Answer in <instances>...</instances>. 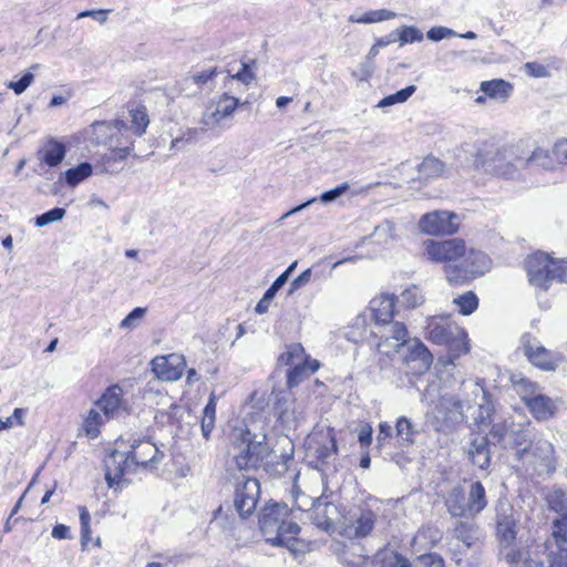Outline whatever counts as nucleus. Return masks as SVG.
<instances>
[{
    "label": "nucleus",
    "mask_w": 567,
    "mask_h": 567,
    "mask_svg": "<svg viewBox=\"0 0 567 567\" xmlns=\"http://www.w3.org/2000/svg\"><path fill=\"white\" fill-rule=\"evenodd\" d=\"M265 433H252L246 425L234 427L229 435L227 467L248 471L264 466L282 475L288 471V462L292 460L293 446L287 435L278 439L281 452L270 449Z\"/></svg>",
    "instance_id": "f257e3e1"
},
{
    "label": "nucleus",
    "mask_w": 567,
    "mask_h": 567,
    "mask_svg": "<svg viewBox=\"0 0 567 567\" xmlns=\"http://www.w3.org/2000/svg\"><path fill=\"white\" fill-rule=\"evenodd\" d=\"M260 530L265 540L275 546L289 547L300 532V527L290 517L286 504L267 505L259 519Z\"/></svg>",
    "instance_id": "f03ea898"
},
{
    "label": "nucleus",
    "mask_w": 567,
    "mask_h": 567,
    "mask_svg": "<svg viewBox=\"0 0 567 567\" xmlns=\"http://www.w3.org/2000/svg\"><path fill=\"white\" fill-rule=\"evenodd\" d=\"M487 496L481 482H470L465 487H454L445 498L447 512L453 517L474 519L487 506Z\"/></svg>",
    "instance_id": "7ed1b4c3"
},
{
    "label": "nucleus",
    "mask_w": 567,
    "mask_h": 567,
    "mask_svg": "<svg viewBox=\"0 0 567 567\" xmlns=\"http://www.w3.org/2000/svg\"><path fill=\"white\" fill-rule=\"evenodd\" d=\"M525 269L530 286L536 291H547L554 281H565L567 260L554 259L545 252H535L526 258Z\"/></svg>",
    "instance_id": "20e7f679"
},
{
    "label": "nucleus",
    "mask_w": 567,
    "mask_h": 567,
    "mask_svg": "<svg viewBox=\"0 0 567 567\" xmlns=\"http://www.w3.org/2000/svg\"><path fill=\"white\" fill-rule=\"evenodd\" d=\"M427 338L436 344H446L456 355L470 351V340L466 331L451 316H433L427 319L425 327Z\"/></svg>",
    "instance_id": "39448f33"
},
{
    "label": "nucleus",
    "mask_w": 567,
    "mask_h": 567,
    "mask_svg": "<svg viewBox=\"0 0 567 567\" xmlns=\"http://www.w3.org/2000/svg\"><path fill=\"white\" fill-rule=\"evenodd\" d=\"M306 447L308 454L313 457L316 467L321 472L320 480L330 470H336L334 462L338 455L336 434L332 429L313 431L307 439Z\"/></svg>",
    "instance_id": "423d86ee"
},
{
    "label": "nucleus",
    "mask_w": 567,
    "mask_h": 567,
    "mask_svg": "<svg viewBox=\"0 0 567 567\" xmlns=\"http://www.w3.org/2000/svg\"><path fill=\"white\" fill-rule=\"evenodd\" d=\"M519 349L533 367L543 371H555L563 361L560 353L545 348V346L529 332L522 334Z\"/></svg>",
    "instance_id": "0eeeda50"
},
{
    "label": "nucleus",
    "mask_w": 567,
    "mask_h": 567,
    "mask_svg": "<svg viewBox=\"0 0 567 567\" xmlns=\"http://www.w3.org/2000/svg\"><path fill=\"white\" fill-rule=\"evenodd\" d=\"M466 244L461 238L426 239L422 243L421 257L434 264H450L464 257Z\"/></svg>",
    "instance_id": "6e6552de"
},
{
    "label": "nucleus",
    "mask_w": 567,
    "mask_h": 567,
    "mask_svg": "<svg viewBox=\"0 0 567 567\" xmlns=\"http://www.w3.org/2000/svg\"><path fill=\"white\" fill-rule=\"evenodd\" d=\"M462 259L460 266L445 267L446 279L450 282L458 284L467 280L470 277L482 276L489 271L492 267L491 258L485 252L473 248H466V254Z\"/></svg>",
    "instance_id": "1a4fd4ad"
},
{
    "label": "nucleus",
    "mask_w": 567,
    "mask_h": 567,
    "mask_svg": "<svg viewBox=\"0 0 567 567\" xmlns=\"http://www.w3.org/2000/svg\"><path fill=\"white\" fill-rule=\"evenodd\" d=\"M274 394V415L282 430L296 429L305 420V406L292 398L290 392L279 391Z\"/></svg>",
    "instance_id": "9d476101"
},
{
    "label": "nucleus",
    "mask_w": 567,
    "mask_h": 567,
    "mask_svg": "<svg viewBox=\"0 0 567 567\" xmlns=\"http://www.w3.org/2000/svg\"><path fill=\"white\" fill-rule=\"evenodd\" d=\"M546 550V544L537 545L534 549L527 551L508 548L504 557L505 560L514 567H545L544 556ZM547 558L549 567H567V560L561 555H554L551 553Z\"/></svg>",
    "instance_id": "9b49d317"
},
{
    "label": "nucleus",
    "mask_w": 567,
    "mask_h": 567,
    "mask_svg": "<svg viewBox=\"0 0 567 567\" xmlns=\"http://www.w3.org/2000/svg\"><path fill=\"white\" fill-rule=\"evenodd\" d=\"M371 333L379 339L375 344L377 351L386 357L398 354L409 339L408 329L400 321L373 327Z\"/></svg>",
    "instance_id": "f8f14e48"
},
{
    "label": "nucleus",
    "mask_w": 567,
    "mask_h": 567,
    "mask_svg": "<svg viewBox=\"0 0 567 567\" xmlns=\"http://www.w3.org/2000/svg\"><path fill=\"white\" fill-rule=\"evenodd\" d=\"M419 230L429 236L454 235L458 231V216L447 210H433L421 216Z\"/></svg>",
    "instance_id": "ddd939ff"
},
{
    "label": "nucleus",
    "mask_w": 567,
    "mask_h": 567,
    "mask_svg": "<svg viewBox=\"0 0 567 567\" xmlns=\"http://www.w3.org/2000/svg\"><path fill=\"white\" fill-rule=\"evenodd\" d=\"M463 394L473 396L471 405L475 404L476 409L473 411L472 416L477 425L488 424L492 421L494 406L492 404L491 395L485 391L480 381L466 380L462 383Z\"/></svg>",
    "instance_id": "4468645a"
},
{
    "label": "nucleus",
    "mask_w": 567,
    "mask_h": 567,
    "mask_svg": "<svg viewBox=\"0 0 567 567\" xmlns=\"http://www.w3.org/2000/svg\"><path fill=\"white\" fill-rule=\"evenodd\" d=\"M398 354L413 374L426 372L433 362V355L426 346L416 338H409Z\"/></svg>",
    "instance_id": "2eb2a0df"
},
{
    "label": "nucleus",
    "mask_w": 567,
    "mask_h": 567,
    "mask_svg": "<svg viewBox=\"0 0 567 567\" xmlns=\"http://www.w3.org/2000/svg\"><path fill=\"white\" fill-rule=\"evenodd\" d=\"M465 409H471V400L457 399L453 395H443L435 403L432 414L446 426L462 423L466 420Z\"/></svg>",
    "instance_id": "dca6fc26"
},
{
    "label": "nucleus",
    "mask_w": 567,
    "mask_h": 567,
    "mask_svg": "<svg viewBox=\"0 0 567 567\" xmlns=\"http://www.w3.org/2000/svg\"><path fill=\"white\" fill-rule=\"evenodd\" d=\"M134 470V462L125 452L115 450L105 458V480L110 487L125 482V476Z\"/></svg>",
    "instance_id": "f3484780"
},
{
    "label": "nucleus",
    "mask_w": 567,
    "mask_h": 567,
    "mask_svg": "<svg viewBox=\"0 0 567 567\" xmlns=\"http://www.w3.org/2000/svg\"><path fill=\"white\" fill-rule=\"evenodd\" d=\"M259 489V482L256 478H246L245 482L236 488L234 505L243 518L250 516L255 512Z\"/></svg>",
    "instance_id": "a211bd4d"
},
{
    "label": "nucleus",
    "mask_w": 567,
    "mask_h": 567,
    "mask_svg": "<svg viewBox=\"0 0 567 567\" xmlns=\"http://www.w3.org/2000/svg\"><path fill=\"white\" fill-rule=\"evenodd\" d=\"M375 523V514L371 511L360 509L344 518L342 533L349 538H360L369 535Z\"/></svg>",
    "instance_id": "6ab92c4d"
},
{
    "label": "nucleus",
    "mask_w": 567,
    "mask_h": 567,
    "mask_svg": "<svg viewBox=\"0 0 567 567\" xmlns=\"http://www.w3.org/2000/svg\"><path fill=\"white\" fill-rule=\"evenodd\" d=\"M123 395V389L118 384H113L103 392L101 398L95 402V405L104 413L106 419L117 417L126 410Z\"/></svg>",
    "instance_id": "aec40b11"
},
{
    "label": "nucleus",
    "mask_w": 567,
    "mask_h": 567,
    "mask_svg": "<svg viewBox=\"0 0 567 567\" xmlns=\"http://www.w3.org/2000/svg\"><path fill=\"white\" fill-rule=\"evenodd\" d=\"M184 359L177 354L156 357L152 360V370L164 381H176L183 375Z\"/></svg>",
    "instance_id": "412c9836"
},
{
    "label": "nucleus",
    "mask_w": 567,
    "mask_h": 567,
    "mask_svg": "<svg viewBox=\"0 0 567 567\" xmlns=\"http://www.w3.org/2000/svg\"><path fill=\"white\" fill-rule=\"evenodd\" d=\"M394 308V295H380L374 297L370 301V311L372 319L374 321V327H379L381 324H390V322H395L393 320Z\"/></svg>",
    "instance_id": "4be33fe9"
},
{
    "label": "nucleus",
    "mask_w": 567,
    "mask_h": 567,
    "mask_svg": "<svg viewBox=\"0 0 567 567\" xmlns=\"http://www.w3.org/2000/svg\"><path fill=\"white\" fill-rule=\"evenodd\" d=\"M66 155V146L55 137H47L42 146L37 152L38 161L41 165L48 167L59 166Z\"/></svg>",
    "instance_id": "5701e85b"
},
{
    "label": "nucleus",
    "mask_w": 567,
    "mask_h": 567,
    "mask_svg": "<svg viewBox=\"0 0 567 567\" xmlns=\"http://www.w3.org/2000/svg\"><path fill=\"white\" fill-rule=\"evenodd\" d=\"M130 455L136 466H146L157 463L163 454L155 443L150 440L137 441L132 444Z\"/></svg>",
    "instance_id": "b1692460"
},
{
    "label": "nucleus",
    "mask_w": 567,
    "mask_h": 567,
    "mask_svg": "<svg viewBox=\"0 0 567 567\" xmlns=\"http://www.w3.org/2000/svg\"><path fill=\"white\" fill-rule=\"evenodd\" d=\"M557 402L558 400H554L540 392L537 396L529 399L526 406L537 421H546L555 416Z\"/></svg>",
    "instance_id": "393cba45"
},
{
    "label": "nucleus",
    "mask_w": 567,
    "mask_h": 567,
    "mask_svg": "<svg viewBox=\"0 0 567 567\" xmlns=\"http://www.w3.org/2000/svg\"><path fill=\"white\" fill-rule=\"evenodd\" d=\"M533 456L540 467L551 474L557 468V456L554 444L547 440L539 439L533 447Z\"/></svg>",
    "instance_id": "a878e982"
},
{
    "label": "nucleus",
    "mask_w": 567,
    "mask_h": 567,
    "mask_svg": "<svg viewBox=\"0 0 567 567\" xmlns=\"http://www.w3.org/2000/svg\"><path fill=\"white\" fill-rule=\"evenodd\" d=\"M453 536L466 548H472L481 540L482 533L478 525L472 518H467L455 523Z\"/></svg>",
    "instance_id": "bb28decb"
},
{
    "label": "nucleus",
    "mask_w": 567,
    "mask_h": 567,
    "mask_svg": "<svg viewBox=\"0 0 567 567\" xmlns=\"http://www.w3.org/2000/svg\"><path fill=\"white\" fill-rule=\"evenodd\" d=\"M480 91L486 94L491 100L506 102L514 91V85L504 79H493L482 81Z\"/></svg>",
    "instance_id": "cd10ccee"
},
{
    "label": "nucleus",
    "mask_w": 567,
    "mask_h": 567,
    "mask_svg": "<svg viewBox=\"0 0 567 567\" xmlns=\"http://www.w3.org/2000/svg\"><path fill=\"white\" fill-rule=\"evenodd\" d=\"M51 183H47L41 187L43 193L56 196L66 204L73 202L74 188L82 179H51Z\"/></svg>",
    "instance_id": "c85d7f7f"
},
{
    "label": "nucleus",
    "mask_w": 567,
    "mask_h": 567,
    "mask_svg": "<svg viewBox=\"0 0 567 567\" xmlns=\"http://www.w3.org/2000/svg\"><path fill=\"white\" fill-rule=\"evenodd\" d=\"M473 464L481 470L488 467L491 462L489 444L485 436H477L470 443L467 450Z\"/></svg>",
    "instance_id": "c756f323"
},
{
    "label": "nucleus",
    "mask_w": 567,
    "mask_h": 567,
    "mask_svg": "<svg viewBox=\"0 0 567 567\" xmlns=\"http://www.w3.org/2000/svg\"><path fill=\"white\" fill-rule=\"evenodd\" d=\"M338 515V508L333 503L320 501L313 512V522L318 527L328 530L334 526Z\"/></svg>",
    "instance_id": "7c9ffc66"
},
{
    "label": "nucleus",
    "mask_w": 567,
    "mask_h": 567,
    "mask_svg": "<svg viewBox=\"0 0 567 567\" xmlns=\"http://www.w3.org/2000/svg\"><path fill=\"white\" fill-rule=\"evenodd\" d=\"M367 555L360 544L351 543L344 546L338 555V560L344 567H367Z\"/></svg>",
    "instance_id": "2f4dec72"
},
{
    "label": "nucleus",
    "mask_w": 567,
    "mask_h": 567,
    "mask_svg": "<svg viewBox=\"0 0 567 567\" xmlns=\"http://www.w3.org/2000/svg\"><path fill=\"white\" fill-rule=\"evenodd\" d=\"M114 126L121 128L125 126V123L122 120H116L114 123L109 121H96L91 125L90 138L96 144H107Z\"/></svg>",
    "instance_id": "473e14b6"
},
{
    "label": "nucleus",
    "mask_w": 567,
    "mask_h": 567,
    "mask_svg": "<svg viewBox=\"0 0 567 567\" xmlns=\"http://www.w3.org/2000/svg\"><path fill=\"white\" fill-rule=\"evenodd\" d=\"M319 369L318 360L313 359L301 364L292 365L287 373V385L289 389L297 386L301 381L309 378Z\"/></svg>",
    "instance_id": "72a5a7b5"
},
{
    "label": "nucleus",
    "mask_w": 567,
    "mask_h": 567,
    "mask_svg": "<svg viewBox=\"0 0 567 567\" xmlns=\"http://www.w3.org/2000/svg\"><path fill=\"white\" fill-rule=\"evenodd\" d=\"M496 529L499 540L506 545L516 538V522L511 514H497Z\"/></svg>",
    "instance_id": "f704fd0d"
},
{
    "label": "nucleus",
    "mask_w": 567,
    "mask_h": 567,
    "mask_svg": "<svg viewBox=\"0 0 567 567\" xmlns=\"http://www.w3.org/2000/svg\"><path fill=\"white\" fill-rule=\"evenodd\" d=\"M551 537L558 548V554L567 560V516L553 520Z\"/></svg>",
    "instance_id": "c9c22d12"
},
{
    "label": "nucleus",
    "mask_w": 567,
    "mask_h": 567,
    "mask_svg": "<svg viewBox=\"0 0 567 567\" xmlns=\"http://www.w3.org/2000/svg\"><path fill=\"white\" fill-rule=\"evenodd\" d=\"M312 360L300 343H291L286 347L279 357V362L285 365H297Z\"/></svg>",
    "instance_id": "e433bc0d"
},
{
    "label": "nucleus",
    "mask_w": 567,
    "mask_h": 567,
    "mask_svg": "<svg viewBox=\"0 0 567 567\" xmlns=\"http://www.w3.org/2000/svg\"><path fill=\"white\" fill-rule=\"evenodd\" d=\"M238 106L239 100L237 97L227 93L221 94L217 101L216 110L212 114L213 120L215 122H220L224 118L231 116Z\"/></svg>",
    "instance_id": "4c0bfd02"
},
{
    "label": "nucleus",
    "mask_w": 567,
    "mask_h": 567,
    "mask_svg": "<svg viewBox=\"0 0 567 567\" xmlns=\"http://www.w3.org/2000/svg\"><path fill=\"white\" fill-rule=\"evenodd\" d=\"M425 296L419 286L411 285L406 287L398 297V302L405 309H414L424 303Z\"/></svg>",
    "instance_id": "58836bf2"
},
{
    "label": "nucleus",
    "mask_w": 567,
    "mask_h": 567,
    "mask_svg": "<svg viewBox=\"0 0 567 567\" xmlns=\"http://www.w3.org/2000/svg\"><path fill=\"white\" fill-rule=\"evenodd\" d=\"M107 419L104 416V413L96 409H91L87 411L86 416L84 417L82 424V431L86 436L91 439H96L100 434V427L104 424Z\"/></svg>",
    "instance_id": "ea45409f"
},
{
    "label": "nucleus",
    "mask_w": 567,
    "mask_h": 567,
    "mask_svg": "<svg viewBox=\"0 0 567 567\" xmlns=\"http://www.w3.org/2000/svg\"><path fill=\"white\" fill-rule=\"evenodd\" d=\"M323 495V493L320 496L307 495L300 491L296 482L293 483L292 497L295 499V506L301 512H308L311 509L315 512Z\"/></svg>",
    "instance_id": "a19ab883"
},
{
    "label": "nucleus",
    "mask_w": 567,
    "mask_h": 567,
    "mask_svg": "<svg viewBox=\"0 0 567 567\" xmlns=\"http://www.w3.org/2000/svg\"><path fill=\"white\" fill-rule=\"evenodd\" d=\"M131 127L135 135L142 136L150 124V117L145 105H138L130 111Z\"/></svg>",
    "instance_id": "79ce46f5"
},
{
    "label": "nucleus",
    "mask_w": 567,
    "mask_h": 567,
    "mask_svg": "<svg viewBox=\"0 0 567 567\" xmlns=\"http://www.w3.org/2000/svg\"><path fill=\"white\" fill-rule=\"evenodd\" d=\"M548 507L559 517L567 516V493L560 488H554L546 495Z\"/></svg>",
    "instance_id": "37998d69"
},
{
    "label": "nucleus",
    "mask_w": 567,
    "mask_h": 567,
    "mask_svg": "<svg viewBox=\"0 0 567 567\" xmlns=\"http://www.w3.org/2000/svg\"><path fill=\"white\" fill-rule=\"evenodd\" d=\"M395 18V13L386 10V9H379V10H371L368 11L361 16H351L349 20L354 23H375L381 22L385 20H391Z\"/></svg>",
    "instance_id": "c03bdc74"
},
{
    "label": "nucleus",
    "mask_w": 567,
    "mask_h": 567,
    "mask_svg": "<svg viewBox=\"0 0 567 567\" xmlns=\"http://www.w3.org/2000/svg\"><path fill=\"white\" fill-rule=\"evenodd\" d=\"M417 171L422 177H439L443 174L444 164L433 155H427L419 165Z\"/></svg>",
    "instance_id": "a18cd8bd"
},
{
    "label": "nucleus",
    "mask_w": 567,
    "mask_h": 567,
    "mask_svg": "<svg viewBox=\"0 0 567 567\" xmlns=\"http://www.w3.org/2000/svg\"><path fill=\"white\" fill-rule=\"evenodd\" d=\"M458 313L463 316L472 315L478 307V298L473 291H467L453 299Z\"/></svg>",
    "instance_id": "49530a36"
},
{
    "label": "nucleus",
    "mask_w": 567,
    "mask_h": 567,
    "mask_svg": "<svg viewBox=\"0 0 567 567\" xmlns=\"http://www.w3.org/2000/svg\"><path fill=\"white\" fill-rule=\"evenodd\" d=\"M101 161L93 157L90 162H83L78 164L74 167L66 169L63 174V177H90L94 169H97L101 166Z\"/></svg>",
    "instance_id": "de8ad7c7"
},
{
    "label": "nucleus",
    "mask_w": 567,
    "mask_h": 567,
    "mask_svg": "<svg viewBox=\"0 0 567 567\" xmlns=\"http://www.w3.org/2000/svg\"><path fill=\"white\" fill-rule=\"evenodd\" d=\"M513 382L516 385L517 392L525 405L528 404L529 399L537 396V394L540 393L539 386L526 378H519L518 380H513Z\"/></svg>",
    "instance_id": "09e8293b"
},
{
    "label": "nucleus",
    "mask_w": 567,
    "mask_h": 567,
    "mask_svg": "<svg viewBox=\"0 0 567 567\" xmlns=\"http://www.w3.org/2000/svg\"><path fill=\"white\" fill-rule=\"evenodd\" d=\"M415 90L416 87L414 85H409L394 94L383 97L379 102V106H390L396 103H403L415 92Z\"/></svg>",
    "instance_id": "8fccbe9b"
},
{
    "label": "nucleus",
    "mask_w": 567,
    "mask_h": 567,
    "mask_svg": "<svg viewBox=\"0 0 567 567\" xmlns=\"http://www.w3.org/2000/svg\"><path fill=\"white\" fill-rule=\"evenodd\" d=\"M65 215V209L55 207L42 215H39L34 219V224L38 227H44L51 223L60 221Z\"/></svg>",
    "instance_id": "3c124183"
},
{
    "label": "nucleus",
    "mask_w": 567,
    "mask_h": 567,
    "mask_svg": "<svg viewBox=\"0 0 567 567\" xmlns=\"http://www.w3.org/2000/svg\"><path fill=\"white\" fill-rule=\"evenodd\" d=\"M396 435L402 440L412 443L415 431L409 419L401 416L395 424Z\"/></svg>",
    "instance_id": "603ef678"
},
{
    "label": "nucleus",
    "mask_w": 567,
    "mask_h": 567,
    "mask_svg": "<svg viewBox=\"0 0 567 567\" xmlns=\"http://www.w3.org/2000/svg\"><path fill=\"white\" fill-rule=\"evenodd\" d=\"M423 39L422 32L415 27L404 25L399 30V41L401 45L406 43L420 42Z\"/></svg>",
    "instance_id": "864d4df0"
},
{
    "label": "nucleus",
    "mask_w": 567,
    "mask_h": 567,
    "mask_svg": "<svg viewBox=\"0 0 567 567\" xmlns=\"http://www.w3.org/2000/svg\"><path fill=\"white\" fill-rule=\"evenodd\" d=\"M379 567H410V565L404 557L390 551L381 556Z\"/></svg>",
    "instance_id": "5fc2aeb1"
},
{
    "label": "nucleus",
    "mask_w": 567,
    "mask_h": 567,
    "mask_svg": "<svg viewBox=\"0 0 567 567\" xmlns=\"http://www.w3.org/2000/svg\"><path fill=\"white\" fill-rule=\"evenodd\" d=\"M24 416L25 410L20 408L14 409L12 415L8 416L6 420L0 419V431L23 425Z\"/></svg>",
    "instance_id": "6e6d98bb"
},
{
    "label": "nucleus",
    "mask_w": 567,
    "mask_h": 567,
    "mask_svg": "<svg viewBox=\"0 0 567 567\" xmlns=\"http://www.w3.org/2000/svg\"><path fill=\"white\" fill-rule=\"evenodd\" d=\"M146 312V309L137 307L134 308L120 323L122 329H132L137 326Z\"/></svg>",
    "instance_id": "4d7b16f0"
},
{
    "label": "nucleus",
    "mask_w": 567,
    "mask_h": 567,
    "mask_svg": "<svg viewBox=\"0 0 567 567\" xmlns=\"http://www.w3.org/2000/svg\"><path fill=\"white\" fill-rule=\"evenodd\" d=\"M33 80L34 75L31 72H27L19 81L9 82L8 87L13 90L17 95H20L31 85Z\"/></svg>",
    "instance_id": "13d9d810"
},
{
    "label": "nucleus",
    "mask_w": 567,
    "mask_h": 567,
    "mask_svg": "<svg viewBox=\"0 0 567 567\" xmlns=\"http://www.w3.org/2000/svg\"><path fill=\"white\" fill-rule=\"evenodd\" d=\"M349 188H350L349 184L343 183L330 190L322 193L320 195L319 199L323 204L331 203V202L336 200L338 197H340L342 194H344Z\"/></svg>",
    "instance_id": "bf43d9fd"
},
{
    "label": "nucleus",
    "mask_w": 567,
    "mask_h": 567,
    "mask_svg": "<svg viewBox=\"0 0 567 567\" xmlns=\"http://www.w3.org/2000/svg\"><path fill=\"white\" fill-rule=\"evenodd\" d=\"M230 78L248 85L255 80V73L247 63H243L241 69L237 73L231 74Z\"/></svg>",
    "instance_id": "052dcab7"
},
{
    "label": "nucleus",
    "mask_w": 567,
    "mask_h": 567,
    "mask_svg": "<svg viewBox=\"0 0 567 567\" xmlns=\"http://www.w3.org/2000/svg\"><path fill=\"white\" fill-rule=\"evenodd\" d=\"M216 75L217 68H212L209 70H204L202 72L193 74L192 80L197 85H204L207 82L212 81Z\"/></svg>",
    "instance_id": "680f3d73"
},
{
    "label": "nucleus",
    "mask_w": 567,
    "mask_h": 567,
    "mask_svg": "<svg viewBox=\"0 0 567 567\" xmlns=\"http://www.w3.org/2000/svg\"><path fill=\"white\" fill-rule=\"evenodd\" d=\"M525 70L527 74L534 78H545L548 75L547 68L538 62H527Z\"/></svg>",
    "instance_id": "e2e57ef3"
},
{
    "label": "nucleus",
    "mask_w": 567,
    "mask_h": 567,
    "mask_svg": "<svg viewBox=\"0 0 567 567\" xmlns=\"http://www.w3.org/2000/svg\"><path fill=\"white\" fill-rule=\"evenodd\" d=\"M109 12H110V10H103V9L86 10V11L80 12L76 18L82 19V18L91 17V18L97 20L99 22L104 23L107 19Z\"/></svg>",
    "instance_id": "0e129e2a"
},
{
    "label": "nucleus",
    "mask_w": 567,
    "mask_h": 567,
    "mask_svg": "<svg viewBox=\"0 0 567 567\" xmlns=\"http://www.w3.org/2000/svg\"><path fill=\"white\" fill-rule=\"evenodd\" d=\"M416 567H444L442 558L434 555L422 556Z\"/></svg>",
    "instance_id": "69168bd1"
},
{
    "label": "nucleus",
    "mask_w": 567,
    "mask_h": 567,
    "mask_svg": "<svg viewBox=\"0 0 567 567\" xmlns=\"http://www.w3.org/2000/svg\"><path fill=\"white\" fill-rule=\"evenodd\" d=\"M514 443L518 449V453L523 455V453H525L529 446V435L526 433V431H519L518 433H516Z\"/></svg>",
    "instance_id": "338daca9"
},
{
    "label": "nucleus",
    "mask_w": 567,
    "mask_h": 567,
    "mask_svg": "<svg viewBox=\"0 0 567 567\" xmlns=\"http://www.w3.org/2000/svg\"><path fill=\"white\" fill-rule=\"evenodd\" d=\"M361 446H369L372 442V427L369 424L363 425L358 435Z\"/></svg>",
    "instance_id": "774afa93"
}]
</instances>
